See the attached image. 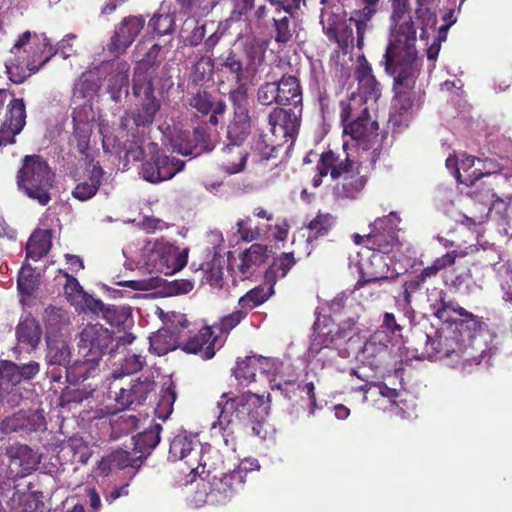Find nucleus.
Instances as JSON below:
<instances>
[{
    "mask_svg": "<svg viewBox=\"0 0 512 512\" xmlns=\"http://www.w3.org/2000/svg\"><path fill=\"white\" fill-rule=\"evenodd\" d=\"M150 351L157 356H163L179 347L176 333L170 329H159L149 337Z\"/></svg>",
    "mask_w": 512,
    "mask_h": 512,
    "instance_id": "nucleus-49",
    "label": "nucleus"
},
{
    "mask_svg": "<svg viewBox=\"0 0 512 512\" xmlns=\"http://www.w3.org/2000/svg\"><path fill=\"white\" fill-rule=\"evenodd\" d=\"M77 89L78 94L88 98L87 102L77 106L72 113L74 128H81L95 121V112L91 103V97L95 92V83L93 80L82 79Z\"/></svg>",
    "mask_w": 512,
    "mask_h": 512,
    "instance_id": "nucleus-32",
    "label": "nucleus"
},
{
    "mask_svg": "<svg viewBox=\"0 0 512 512\" xmlns=\"http://www.w3.org/2000/svg\"><path fill=\"white\" fill-rule=\"evenodd\" d=\"M43 320L49 333L56 334L70 324L69 313L59 307L49 306L44 311Z\"/></svg>",
    "mask_w": 512,
    "mask_h": 512,
    "instance_id": "nucleus-55",
    "label": "nucleus"
},
{
    "mask_svg": "<svg viewBox=\"0 0 512 512\" xmlns=\"http://www.w3.org/2000/svg\"><path fill=\"white\" fill-rule=\"evenodd\" d=\"M200 270L202 272V281H205L212 287H222L223 282V272L220 264L213 257L212 259L202 262L199 264L196 271Z\"/></svg>",
    "mask_w": 512,
    "mask_h": 512,
    "instance_id": "nucleus-62",
    "label": "nucleus"
},
{
    "mask_svg": "<svg viewBox=\"0 0 512 512\" xmlns=\"http://www.w3.org/2000/svg\"><path fill=\"white\" fill-rule=\"evenodd\" d=\"M390 39L382 59L417 57L416 29L412 21L410 0H390Z\"/></svg>",
    "mask_w": 512,
    "mask_h": 512,
    "instance_id": "nucleus-6",
    "label": "nucleus"
},
{
    "mask_svg": "<svg viewBox=\"0 0 512 512\" xmlns=\"http://www.w3.org/2000/svg\"><path fill=\"white\" fill-rule=\"evenodd\" d=\"M320 22L326 36L329 40L336 42L340 49L344 52H348V49L353 47L354 33L352 25H354V23H350L349 20L347 22L336 19V17L331 15L326 18L324 13L321 15Z\"/></svg>",
    "mask_w": 512,
    "mask_h": 512,
    "instance_id": "nucleus-25",
    "label": "nucleus"
},
{
    "mask_svg": "<svg viewBox=\"0 0 512 512\" xmlns=\"http://www.w3.org/2000/svg\"><path fill=\"white\" fill-rule=\"evenodd\" d=\"M343 133L351 136L358 151L369 153L367 159H370L373 165L376 163L386 133L380 135L377 130H343Z\"/></svg>",
    "mask_w": 512,
    "mask_h": 512,
    "instance_id": "nucleus-27",
    "label": "nucleus"
},
{
    "mask_svg": "<svg viewBox=\"0 0 512 512\" xmlns=\"http://www.w3.org/2000/svg\"><path fill=\"white\" fill-rule=\"evenodd\" d=\"M354 8L350 13L349 21L354 23L357 34V47L364 46L365 33L372 30L373 17L378 12L380 0H352Z\"/></svg>",
    "mask_w": 512,
    "mask_h": 512,
    "instance_id": "nucleus-20",
    "label": "nucleus"
},
{
    "mask_svg": "<svg viewBox=\"0 0 512 512\" xmlns=\"http://www.w3.org/2000/svg\"><path fill=\"white\" fill-rule=\"evenodd\" d=\"M346 328L335 324L331 319H325L324 324H314V338L310 344L312 353H319L323 348H330L340 339L347 338Z\"/></svg>",
    "mask_w": 512,
    "mask_h": 512,
    "instance_id": "nucleus-26",
    "label": "nucleus"
},
{
    "mask_svg": "<svg viewBox=\"0 0 512 512\" xmlns=\"http://www.w3.org/2000/svg\"><path fill=\"white\" fill-rule=\"evenodd\" d=\"M426 351L431 358L441 360L451 358L459 350L462 341L457 335V331L445 324L434 332V335H426Z\"/></svg>",
    "mask_w": 512,
    "mask_h": 512,
    "instance_id": "nucleus-16",
    "label": "nucleus"
},
{
    "mask_svg": "<svg viewBox=\"0 0 512 512\" xmlns=\"http://www.w3.org/2000/svg\"><path fill=\"white\" fill-rule=\"evenodd\" d=\"M155 389L156 382L152 376H141L133 380L129 388H121L115 400L120 409L141 406Z\"/></svg>",
    "mask_w": 512,
    "mask_h": 512,
    "instance_id": "nucleus-21",
    "label": "nucleus"
},
{
    "mask_svg": "<svg viewBox=\"0 0 512 512\" xmlns=\"http://www.w3.org/2000/svg\"><path fill=\"white\" fill-rule=\"evenodd\" d=\"M225 137L222 148V169L228 174H236L246 166L248 147L250 145L249 130H221Z\"/></svg>",
    "mask_w": 512,
    "mask_h": 512,
    "instance_id": "nucleus-10",
    "label": "nucleus"
},
{
    "mask_svg": "<svg viewBox=\"0 0 512 512\" xmlns=\"http://www.w3.org/2000/svg\"><path fill=\"white\" fill-rule=\"evenodd\" d=\"M451 318L449 321H444L443 324H450L457 331L461 340H480L479 337L487 328L482 317L467 311L459 304L455 307L454 315Z\"/></svg>",
    "mask_w": 512,
    "mask_h": 512,
    "instance_id": "nucleus-19",
    "label": "nucleus"
},
{
    "mask_svg": "<svg viewBox=\"0 0 512 512\" xmlns=\"http://www.w3.org/2000/svg\"><path fill=\"white\" fill-rule=\"evenodd\" d=\"M431 278L424 268L419 273L408 276L402 285L404 303L410 306L414 296L425 288L426 283Z\"/></svg>",
    "mask_w": 512,
    "mask_h": 512,
    "instance_id": "nucleus-54",
    "label": "nucleus"
},
{
    "mask_svg": "<svg viewBox=\"0 0 512 512\" xmlns=\"http://www.w3.org/2000/svg\"><path fill=\"white\" fill-rule=\"evenodd\" d=\"M359 357L363 364L372 369H378L389 358V348L386 344L377 340L376 336H372L364 343Z\"/></svg>",
    "mask_w": 512,
    "mask_h": 512,
    "instance_id": "nucleus-39",
    "label": "nucleus"
},
{
    "mask_svg": "<svg viewBox=\"0 0 512 512\" xmlns=\"http://www.w3.org/2000/svg\"><path fill=\"white\" fill-rule=\"evenodd\" d=\"M47 360L49 364L66 366L70 362V349L64 341H52L48 343Z\"/></svg>",
    "mask_w": 512,
    "mask_h": 512,
    "instance_id": "nucleus-63",
    "label": "nucleus"
},
{
    "mask_svg": "<svg viewBox=\"0 0 512 512\" xmlns=\"http://www.w3.org/2000/svg\"><path fill=\"white\" fill-rule=\"evenodd\" d=\"M112 341L113 337L108 329L99 324H88L80 333L78 346L83 357L99 361L109 350Z\"/></svg>",
    "mask_w": 512,
    "mask_h": 512,
    "instance_id": "nucleus-15",
    "label": "nucleus"
},
{
    "mask_svg": "<svg viewBox=\"0 0 512 512\" xmlns=\"http://www.w3.org/2000/svg\"><path fill=\"white\" fill-rule=\"evenodd\" d=\"M147 148L150 159L142 165V175L146 181L156 184L170 180L184 169V161L162 153L157 143L149 142Z\"/></svg>",
    "mask_w": 512,
    "mask_h": 512,
    "instance_id": "nucleus-11",
    "label": "nucleus"
},
{
    "mask_svg": "<svg viewBox=\"0 0 512 512\" xmlns=\"http://www.w3.org/2000/svg\"><path fill=\"white\" fill-rule=\"evenodd\" d=\"M390 266L387 257L378 252L362 258L359 264V279L355 284V290L368 288L370 284L382 286L384 282L393 283L395 277L389 276Z\"/></svg>",
    "mask_w": 512,
    "mask_h": 512,
    "instance_id": "nucleus-13",
    "label": "nucleus"
},
{
    "mask_svg": "<svg viewBox=\"0 0 512 512\" xmlns=\"http://www.w3.org/2000/svg\"><path fill=\"white\" fill-rule=\"evenodd\" d=\"M218 407L220 414L217 421L212 424V429L219 428L227 446L230 445V441L234 446V438H229L232 437L235 427L242 423L252 424L255 435L265 437L261 435V428L268 415L269 407L265 404L263 396L245 393L227 398L224 402L219 401Z\"/></svg>",
    "mask_w": 512,
    "mask_h": 512,
    "instance_id": "nucleus-3",
    "label": "nucleus"
},
{
    "mask_svg": "<svg viewBox=\"0 0 512 512\" xmlns=\"http://www.w3.org/2000/svg\"><path fill=\"white\" fill-rule=\"evenodd\" d=\"M298 130H261L256 142V149L261 152L263 159L275 157L274 153L288 144L287 151L293 146Z\"/></svg>",
    "mask_w": 512,
    "mask_h": 512,
    "instance_id": "nucleus-22",
    "label": "nucleus"
},
{
    "mask_svg": "<svg viewBox=\"0 0 512 512\" xmlns=\"http://www.w3.org/2000/svg\"><path fill=\"white\" fill-rule=\"evenodd\" d=\"M269 124L273 128H298L300 120L295 111L290 108H275L269 114Z\"/></svg>",
    "mask_w": 512,
    "mask_h": 512,
    "instance_id": "nucleus-61",
    "label": "nucleus"
},
{
    "mask_svg": "<svg viewBox=\"0 0 512 512\" xmlns=\"http://www.w3.org/2000/svg\"><path fill=\"white\" fill-rule=\"evenodd\" d=\"M103 175L102 167L96 163L90 172V179L78 183L72 191V196L82 202L90 200L99 190Z\"/></svg>",
    "mask_w": 512,
    "mask_h": 512,
    "instance_id": "nucleus-46",
    "label": "nucleus"
},
{
    "mask_svg": "<svg viewBox=\"0 0 512 512\" xmlns=\"http://www.w3.org/2000/svg\"><path fill=\"white\" fill-rule=\"evenodd\" d=\"M273 294V286L269 285L268 288H265L264 286L259 285L250 289L240 297L238 304L240 309L245 310V313L248 315L251 310L265 303Z\"/></svg>",
    "mask_w": 512,
    "mask_h": 512,
    "instance_id": "nucleus-52",
    "label": "nucleus"
},
{
    "mask_svg": "<svg viewBox=\"0 0 512 512\" xmlns=\"http://www.w3.org/2000/svg\"><path fill=\"white\" fill-rule=\"evenodd\" d=\"M358 82V92L352 93L347 100L340 102V119L343 128H368L370 125L369 107H356L363 102L373 104L381 97L382 87L376 80L372 67L365 56H359L355 69ZM371 128H378L377 122L371 123Z\"/></svg>",
    "mask_w": 512,
    "mask_h": 512,
    "instance_id": "nucleus-4",
    "label": "nucleus"
},
{
    "mask_svg": "<svg viewBox=\"0 0 512 512\" xmlns=\"http://www.w3.org/2000/svg\"><path fill=\"white\" fill-rule=\"evenodd\" d=\"M206 25L199 23L194 18H187L184 21L181 36L183 42L187 46H198L205 37Z\"/></svg>",
    "mask_w": 512,
    "mask_h": 512,
    "instance_id": "nucleus-56",
    "label": "nucleus"
},
{
    "mask_svg": "<svg viewBox=\"0 0 512 512\" xmlns=\"http://www.w3.org/2000/svg\"><path fill=\"white\" fill-rule=\"evenodd\" d=\"M9 469L16 478H23L35 471L40 464V456L30 446L14 443L6 447Z\"/></svg>",
    "mask_w": 512,
    "mask_h": 512,
    "instance_id": "nucleus-18",
    "label": "nucleus"
},
{
    "mask_svg": "<svg viewBox=\"0 0 512 512\" xmlns=\"http://www.w3.org/2000/svg\"><path fill=\"white\" fill-rule=\"evenodd\" d=\"M163 145L183 156H200L215 147L217 130H160Z\"/></svg>",
    "mask_w": 512,
    "mask_h": 512,
    "instance_id": "nucleus-8",
    "label": "nucleus"
},
{
    "mask_svg": "<svg viewBox=\"0 0 512 512\" xmlns=\"http://www.w3.org/2000/svg\"><path fill=\"white\" fill-rule=\"evenodd\" d=\"M218 336L214 334L212 327L205 326L199 332L183 344L182 350L186 353L200 354L204 360H209L215 355V343Z\"/></svg>",
    "mask_w": 512,
    "mask_h": 512,
    "instance_id": "nucleus-28",
    "label": "nucleus"
},
{
    "mask_svg": "<svg viewBox=\"0 0 512 512\" xmlns=\"http://www.w3.org/2000/svg\"><path fill=\"white\" fill-rule=\"evenodd\" d=\"M52 246L51 231L37 229L35 230L26 245V257L38 261L45 257Z\"/></svg>",
    "mask_w": 512,
    "mask_h": 512,
    "instance_id": "nucleus-44",
    "label": "nucleus"
},
{
    "mask_svg": "<svg viewBox=\"0 0 512 512\" xmlns=\"http://www.w3.org/2000/svg\"><path fill=\"white\" fill-rule=\"evenodd\" d=\"M17 346L14 351L26 348L29 351L35 350L40 343L42 336V328L39 322L32 316H26L21 319L16 326L15 331Z\"/></svg>",
    "mask_w": 512,
    "mask_h": 512,
    "instance_id": "nucleus-31",
    "label": "nucleus"
},
{
    "mask_svg": "<svg viewBox=\"0 0 512 512\" xmlns=\"http://www.w3.org/2000/svg\"><path fill=\"white\" fill-rule=\"evenodd\" d=\"M447 296V292L440 287H426V301L430 314L442 323L452 319L451 317L454 315L455 307L458 304L455 301L448 300Z\"/></svg>",
    "mask_w": 512,
    "mask_h": 512,
    "instance_id": "nucleus-30",
    "label": "nucleus"
},
{
    "mask_svg": "<svg viewBox=\"0 0 512 512\" xmlns=\"http://www.w3.org/2000/svg\"><path fill=\"white\" fill-rule=\"evenodd\" d=\"M83 360H77L72 365L66 366V379L70 384H78L93 376L97 370V360L91 357H83Z\"/></svg>",
    "mask_w": 512,
    "mask_h": 512,
    "instance_id": "nucleus-51",
    "label": "nucleus"
},
{
    "mask_svg": "<svg viewBox=\"0 0 512 512\" xmlns=\"http://www.w3.org/2000/svg\"><path fill=\"white\" fill-rule=\"evenodd\" d=\"M268 363L265 357L247 356L242 360L237 361V365L233 370L237 380L242 384H249L255 381L256 372H265L264 365Z\"/></svg>",
    "mask_w": 512,
    "mask_h": 512,
    "instance_id": "nucleus-45",
    "label": "nucleus"
},
{
    "mask_svg": "<svg viewBox=\"0 0 512 512\" xmlns=\"http://www.w3.org/2000/svg\"><path fill=\"white\" fill-rule=\"evenodd\" d=\"M350 376L353 378H357L362 382L360 386H352V391H360L364 394V401L367 400L366 394L372 389L377 388L379 394L385 398H388L391 402H395L398 397V391L394 388H390L383 383H377L369 380V376L364 372H361L360 369H351Z\"/></svg>",
    "mask_w": 512,
    "mask_h": 512,
    "instance_id": "nucleus-48",
    "label": "nucleus"
},
{
    "mask_svg": "<svg viewBox=\"0 0 512 512\" xmlns=\"http://www.w3.org/2000/svg\"><path fill=\"white\" fill-rule=\"evenodd\" d=\"M141 463L142 461L137 454L119 448L103 457L98 463V469L102 474L108 475L114 469L138 468Z\"/></svg>",
    "mask_w": 512,
    "mask_h": 512,
    "instance_id": "nucleus-35",
    "label": "nucleus"
},
{
    "mask_svg": "<svg viewBox=\"0 0 512 512\" xmlns=\"http://www.w3.org/2000/svg\"><path fill=\"white\" fill-rule=\"evenodd\" d=\"M277 388L282 394L292 400L298 392L305 393L306 397L301 396V400L306 403L309 409L308 415H314L315 409L317 408V399L315 395V386L313 382H298L295 380H287L283 383H278Z\"/></svg>",
    "mask_w": 512,
    "mask_h": 512,
    "instance_id": "nucleus-37",
    "label": "nucleus"
},
{
    "mask_svg": "<svg viewBox=\"0 0 512 512\" xmlns=\"http://www.w3.org/2000/svg\"><path fill=\"white\" fill-rule=\"evenodd\" d=\"M186 464L194 476L198 475L209 483L216 479V477L219 478V475L223 474L226 470L222 455L216 449H208L201 454L200 459L196 463H190V460H187Z\"/></svg>",
    "mask_w": 512,
    "mask_h": 512,
    "instance_id": "nucleus-23",
    "label": "nucleus"
},
{
    "mask_svg": "<svg viewBox=\"0 0 512 512\" xmlns=\"http://www.w3.org/2000/svg\"><path fill=\"white\" fill-rule=\"evenodd\" d=\"M46 425V419L41 410H20L0 421V434H30L45 430Z\"/></svg>",
    "mask_w": 512,
    "mask_h": 512,
    "instance_id": "nucleus-14",
    "label": "nucleus"
},
{
    "mask_svg": "<svg viewBox=\"0 0 512 512\" xmlns=\"http://www.w3.org/2000/svg\"><path fill=\"white\" fill-rule=\"evenodd\" d=\"M317 173L312 179V186L319 187L322 178L330 175L337 180L332 188L335 200H356L364 190L368 176L362 173V164L346 155L341 159L339 155L329 150L321 154L316 165Z\"/></svg>",
    "mask_w": 512,
    "mask_h": 512,
    "instance_id": "nucleus-1",
    "label": "nucleus"
},
{
    "mask_svg": "<svg viewBox=\"0 0 512 512\" xmlns=\"http://www.w3.org/2000/svg\"><path fill=\"white\" fill-rule=\"evenodd\" d=\"M111 72L107 81L111 90L112 98L117 101L118 97L124 91L128 94V78L130 65L126 61H116L111 63Z\"/></svg>",
    "mask_w": 512,
    "mask_h": 512,
    "instance_id": "nucleus-43",
    "label": "nucleus"
},
{
    "mask_svg": "<svg viewBox=\"0 0 512 512\" xmlns=\"http://www.w3.org/2000/svg\"><path fill=\"white\" fill-rule=\"evenodd\" d=\"M337 225V217L329 212L318 211L316 216L306 225L308 235L306 242L312 244L314 241L328 236Z\"/></svg>",
    "mask_w": 512,
    "mask_h": 512,
    "instance_id": "nucleus-41",
    "label": "nucleus"
},
{
    "mask_svg": "<svg viewBox=\"0 0 512 512\" xmlns=\"http://www.w3.org/2000/svg\"><path fill=\"white\" fill-rule=\"evenodd\" d=\"M159 50L160 46L154 44L145 58L139 61L135 67L133 92L135 96H144L145 103L142 110L137 113L133 112L123 119L121 128H127L130 125V120L136 128L151 125L160 108L159 102L153 96L156 86L166 75L165 68L161 67L157 60Z\"/></svg>",
    "mask_w": 512,
    "mask_h": 512,
    "instance_id": "nucleus-2",
    "label": "nucleus"
},
{
    "mask_svg": "<svg viewBox=\"0 0 512 512\" xmlns=\"http://www.w3.org/2000/svg\"><path fill=\"white\" fill-rule=\"evenodd\" d=\"M485 352V343L482 340L460 342L459 350L455 352L453 361L462 370L469 371V368L477 366L482 362Z\"/></svg>",
    "mask_w": 512,
    "mask_h": 512,
    "instance_id": "nucleus-33",
    "label": "nucleus"
},
{
    "mask_svg": "<svg viewBox=\"0 0 512 512\" xmlns=\"http://www.w3.org/2000/svg\"><path fill=\"white\" fill-rule=\"evenodd\" d=\"M22 162L16 177L19 189L40 205H47L54 183V174L47 161L39 155H26Z\"/></svg>",
    "mask_w": 512,
    "mask_h": 512,
    "instance_id": "nucleus-7",
    "label": "nucleus"
},
{
    "mask_svg": "<svg viewBox=\"0 0 512 512\" xmlns=\"http://www.w3.org/2000/svg\"><path fill=\"white\" fill-rule=\"evenodd\" d=\"M278 89L279 105H298L302 102V92L299 80L292 75H284L279 81H276Z\"/></svg>",
    "mask_w": 512,
    "mask_h": 512,
    "instance_id": "nucleus-47",
    "label": "nucleus"
},
{
    "mask_svg": "<svg viewBox=\"0 0 512 512\" xmlns=\"http://www.w3.org/2000/svg\"><path fill=\"white\" fill-rule=\"evenodd\" d=\"M471 278L472 271L469 267L455 266L445 273L443 282L451 291L459 292Z\"/></svg>",
    "mask_w": 512,
    "mask_h": 512,
    "instance_id": "nucleus-59",
    "label": "nucleus"
},
{
    "mask_svg": "<svg viewBox=\"0 0 512 512\" xmlns=\"http://www.w3.org/2000/svg\"><path fill=\"white\" fill-rule=\"evenodd\" d=\"M269 257V249L265 244L254 243L246 249L240 256V273L248 278L253 275L257 269L266 262Z\"/></svg>",
    "mask_w": 512,
    "mask_h": 512,
    "instance_id": "nucleus-38",
    "label": "nucleus"
},
{
    "mask_svg": "<svg viewBox=\"0 0 512 512\" xmlns=\"http://www.w3.org/2000/svg\"><path fill=\"white\" fill-rule=\"evenodd\" d=\"M162 431V425L159 423H153L143 432L137 434L132 438L135 454H138L141 461L145 459L159 444Z\"/></svg>",
    "mask_w": 512,
    "mask_h": 512,
    "instance_id": "nucleus-40",
    "label": "nucleus"
},
{
    "mask_svg": "<svg viewBox=\"0 0 512 512\" xmlns=\"http://www.w3.org/2000/svg\"><path fill=\"white\" fill-rule=\"evenodd\" d=\"M177 393L175 384L170 381L161 389L160 398L157 403L156 413L159 418L166 419L173 412V405L176 401Z\"/></svg>",
    "mask_w": 512,
    "mask_h": 512,
    "instance_id": "nucleus-60",
    "label": "nucleus"
},
{
    "mask_svg": "<svg viewBox=\"0 0 512 512\" xmlns=\"http://www.w3.org/2000/svg\"><path fill=\"white\" fill-rule=\"evenodd\" d=\"M139 423V419L134 414H121L112 413L109 418L110 437L118 439L121 436L128 435L133 432Z\"/></svg>",
    "mask_w": 512,
    "mask_h": 512,
    "instance_id": "nucleus-53",
    "label": "nucleus"
},
{
    "mask_svg": "<svg viewBox=\"0 0 512 512\" xmlns=\"http://www.w3.org/2000/svg\"><path fill=\"white\" fill-rule=\"evenodd\" d=\"M26 109L23 99H13L8 105L6 120L0 128H24Z\"/></svg>",
    "mask_w": 512,
    "mask_h": 512,
    "instance_id": "nucleus-58",
    "label": "nucleus"
},
{
    "mask_svg": "<svg viewBox=\"0 0 512 512\" xmlns=\"http://www.w3.org/2000/svg\"><path fill=\"white\" fill-rule=\"evenodd\" d=\"M199 446V441L196 436L187 434H178L170 442L169 459L176 460H190V463H196L200 452L196 449Z\"/></svg>",
    "mask_w": 512,
    "mask_h": 512,
    "instance_id": "nucleus-34",
    "label": "nucleus"
},
{
    "mask_svg": "<svg viewBox=\"0 0 512 512\" xmlns=\"http://www.w3.org/2000/svg\"><path fill=\"white\" fill-rule=\"evenodd\" d=\"M471 197L475 204H479L481 206L480 211H484L488 204L493 201V198H495L494 189L490 183L483 181L473 182Z\"/></svg>",
    "mask_w": 512,
    "mask_h": 512,
    "instance_id": "nucleus-64",
    "label": "nucleus"
},
{
    "mask_svg": "<svg viewBox=\"0 0 512 512\" xmlns=\"http://www.w3.org/2000/svg\"><path fill=\"white\" fill-rule=\"evenodd\" d=\"M210 484V496L219 503H226L244 490L245 481L233 469L229 472H223V474L219 475V478L216 477Z\"/></svg>",
    "mask_w": 512,
    "mask_h": 512,
    "instance_id": "nucleus-24",
    "label": "nucleus"
},
{
    "mask_svg": "<svg viewBox=\"0 0 512 512\" xmlns=\"http://www.w3.org/2000/svg\"><path fill=\"white\" fill-rule=\"evenodd\" d=\"M297 263L293 252H282L273 258L272 263L264 273L265 282L273 286L279 279L285 278Z\"/></svg>",
    "mask_w": 512,
    "mask_h": 512,
    "instance_id": "nucleus-42",
    "label": "nucleus"
},
{
    "mask_svg": "<svg viewBox=\"0 0 512 512\" xmlns=\"http://www.w3.org/2000/svg\"><path fill=\"white\" fill-rule=\"evenodd\" d=\"M291 3L283 2L273 6L272 36L277 43H288L299 38L302 30L299 19L300 7H291Z\"/></svg>",
    "mask_w": 512,
    "mask_h": 512,
    "instance_id": "nucleus-12",
    "label": "nucleus"
},
{
    "mask_svg": "<svg viewBox=\"0 0 512 512\" xmlns=\"http://www.w3.org/2000/svg\"><path fill=\"white\" fill-rule=\"evenodd\" d=\"M144 22L141 16L125 17L115 27L114 34L107 44L108 51L115 56L125 53L143 29Z\"/></svg>",
    "mask_w": 512,
    "mask_h": 512,
    "instance_id": "nucleus-17",
    "label": "nucleus"
},
{
    "mask_svg": "<svg viewBox=\"0 0 512 512\" xmlns=\"http://www.w3.org/2000/svg\"><path fill=\"white\" fill-rule=\"evenodd\" d=\"M153 252L166 268V274L178 272L187 264V251L180 250L172 243L157 241Z\"/></svg>",
    "mask_w": 512,
    "mask_h": 512,
    "instance_id": "nucleus-29",
    "label": "nucleus"
},
{
    "mask_svg": "<svg viewBox=\"0 0 512 512\" xmlns=\"http://www.w3.org/2000/svg\"><path fill=\"white\" fill-rule=\"evenodd\" d=\"M397 242V234L379 232V230L373 228H370V232L365 235V246L372 252L384 255L389 254Z\"/></svg>",
    "mask_w": 512,
    "mask_h": 512,
    "instance_id": "nucleus-50",
    "label": "nucleus"
},
{
    "mask_svg": "<svg viewBox=\"0 0 512 512\" xmlns=\"http://www.w3.org/2000/svg\"><path fill=\"white\" fill-rule=\"evenodd\" d=\"M104 150L125 152V156L133 161H142L148 155L144 143L145 130H99Z\"/></svg>",
    "mask_w": 512,
    "mask_h": 512,
    "instance_id": "nucleus-9",
    "label": "nucleus"
},
{
    "mask_svg": "<svg viewBox=\"0 0 512 512\" xmlns=\"http://www.w3.org/2000/svg\"><path fill=\"white\" fill-rule=\"evenodd\" d=\"M508 207V203L495 195L493 201L488 204L484 211H480L479 214H472L471 216H465V223L468 225H480L484 223L489 216L495 213L498 216H502Z\"/></svg>",
    "mask_w": 512,
    "mask_h": 512,
    "instance_id": "nucleus-57",
    "label": "nucleus"
},
{
    "mask_svg": "<svg viewBox=\"0 0 512 512\" xmlns=\"http://www.w3.org/2000/svg\"><path fill=\"white\" fill-rule=\"evenodd\" d=\"M381 65L394 79L395 95L389 124L392 128L408 127L412 118L413 89L420 71L417 57L382 59Z\"/></svg>",
    "mask_w": 512,
    "mask_h": 512,
    "instance_id": "nucleus-5",
    "label": "nucleus"
},
{
    "mask_svg": "<svg viewBox=\"0 0 512 512\" xmlns=\"http://www.w3.org/2000/svg\"><path fill=\"white\" fill-rule=\"evenodd\" d=\"M87 307L95 314L102 317L111 326H121L132 316L131 307L106 305L99 299H92L87 302Z\"/></svg>",
    "mask_w": 512,
    "mask_h": 512,
    "instance_id": "nucleus-36",
    "label": "nucleus"
}]
</instances>
